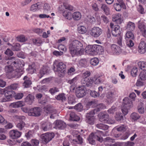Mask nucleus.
Instances as JSON below:
<instances>
[{"label":"nucleus","mask_w":146,"mask_h":146,"mask_svg":"<svg viewBox=\"0 0 146 146\" xmlns=\"http://www.w3.org/2000/svg\"><path fill=\"white\" fill-rule=\"evenodd\" d=\"M69 48L72 56L75 55L77 52L80 54H82L84 51L82 43L77 40H74L69 44Z\"/></svg>","instance_id":"1"},{"label":"nucleus","mask_w":146,"mask_h":146,"mask_svg":"<svg viewBox=\"0 0 146 146\" xmlns=\"http://www.w3.org/2000/svg\"><path fill=\"white\" fill-rule=\"evenodd\" d=\"M103 51V47L97 44L90 45L86 48L85 52L88 54L94 55L97 54H100Z\"/></svg>","instance_id":"2"},{"label":"nucleus","mask_w":146,"mask_h":146,"mask_svg":"<svg viewBox=\"0 0 146 146\" xmlns=\"http://www.w3.org/2000/svg\"><path fill=\"white\" fill-rule=\"evenodd\" d=\"M123 101L121 110L124 115H126L128 113V110L133 106L132 100L128 97H125L123 99Z\"/></svg>","instance_id":"3"},{"label":"nucleus","mask_w":146,"mask_h":146,"mask_svg":"<svg viewBox=\"0 0 146 146\" xmlns=\"http://www.w3.org/2000/svg\"><path fill=\"white\" fill-rule=\"evenodd\" d=\"M8 64H11L12 66L18 68L22 67L24 66V62L18 59H16L15 58L9 57L8 59H6L5 61Z\"/></svg>","instance_id":"4"},{"label":"nucleus","mask_w":146,"mask_h":146,"mask_svg":"<svg viewBox=\"0 0 146 146\" xmlns=\"http://www.w3.org/2000/svg\"><path fill=\"white\" fill-rule=\"evenodd\" d=\"M95 139L102 143L103 141L102 137L98 135V132L94 133H92L90 134L88 138L89 143L92 145H94L95 143Z\"/></svg>","instance_id":"5"},{"label":"nucleus","mask_w":146,"mask_h":146,"mask_svg":"<svg viewBox=\"0 0 146 146\" xmlns=\"http://www.w3.org/2000/svg\"><path fill=\"white\" fill-rule=\"evenodd\" d=\"M96 113L94 111H93L92 110H91L89 113L86 114V121L88 124L90 125L94 124L96 119L94 115Z\"/></svg>","instance_id":"6"},{"label":"nucleus","mask_w":146,"mask_h":146,"mask_svg":"<svg viewBox=\"0 0 146 146\" xmlns=\"http://www.w3.org/2000/svg\"><path fill=\"white\" fill-rule=\"evenodd\" d=\"M16 118L19 120V122L17 124L16 127L19 130H23L26 124L24 121L25 117L24 116H16Z\"/></svg>","instance_id":"7"},{"label":"nucleus","mask_w":146,"mask_h":146,"mask_svg":"<svg viewBox=\"0 0 146 146\" xmlns=\"http://www.w3.org/2000/svg\"><path fill=\"white\" fill-rule=\"evenodd\" d=\"M82 86L91 87L94 82L93 80L90 78H84L81 81Z\"/></svg>","instance_id":"8"},{"label":"nucleus","mask_w":146,"mask_h":146,"mask_svg":"<svg viewBox=\"0 0 146 146\" xmlns=\"http://www.w3.org/2000/svg\"><path fill=\"white\" fill-rule=\"evenodd\" d=\"M75 93L78 98H82L86 94V89L83 86H80L76 88Z\"/></svg>","instance_id":"9"},{"label":"nucleus","mask_w":146,"mask_h":146,"mask_svg":"<svg viewBox=\"0 0 146 146\" xmlns=\"http://www.w3.org/2000/svg\"><path fill=\"white\" fill-rule=\"evenodd\" d=\"M41 110L39 107H35L29 110L28 115L30 116L38 117L40 115Z\"/></svg>","instance_id":"10"},{"label":"nucleus","mask_w":146,"mask_h":146,"mask_svg":"<svg viewBox=\"0 0 146 146\" xmlns=\"http://www.w3.org/2000/svg\"><path fill=\"white\" fill-rule=\"evenodd\" d=\"M102 33V29L98 27H94L91 29L90 34L94 37L97 38L100 36Z\"/></svg>","instance_id":"11"},{"label":"nucleus","mask_w":146,"mask_h":146,"mask_svg":"<svg viewBox=\"0 0 146 146\" xmlns=\"http://www.w3.org/2000/svg\"><path fill=\"white\" fill-rule=\"evenodd\" d=\"M110 26L112 29V34L113 36H116L120 34L121 33L120 27L119 25L114 26V24L111 23L110 24Z\"/></svg>","instance_id":"12"},{"label":"nucleus","mask_w":146,"mask_h":146,"mask_svg":"<svg viewBox=\"0 0 146 146\" xmlns=\"http://www.w3.org/2000/svg\"><path fill=\"white\" fill-rule=\"evenodd\" d=\"M54 134L53 133H47L43 134L41 136L42 140L47 143L51 141L54 137Z\"/></svg>","instance_id":"13"},{"label":"nucleus","mask_w":146,"mask_h":146,"mask_svg":"<svg viewBox=\"0 0 146 146\" xmlns=\"http://www.w3.org/2000/svg\"><path fill=\"white\" fill-rule=\"evenodd\" d=\"M100 121L104 123L108 122L109 119V116L108 114L104 112L100 113L98 115Z\"/></svg>","instance_id":"14"},{"label":"nucleus","mask_w":146,"mask_h":146,"mask_svg":"<svg viewBox=\"0 0 146 146\" xmlns=\"http://www.w3.org/2000/svg\"><path fill=\"white\" fill-rule=\"evenodd\" d=\"M23 70L21 68H17L15 70H13L10 75L12 78H18L23 74Z\"/></svg>","instance_id":"15"},{"label":"nucleus","mask_w":146,"mask_h":146,"mask_svg":"<svg viewBox=\"0 0 146 146\" xmlns=\"http://www.w3.org/2000/svg\"><path fill=\"white\" fill-rule=\"evenodd\" d=\"M54 123L55 124V126L54 127L56 129H63L66 127L65 123L61 120H57Z\"/></svg>","instance_id":"16"},{"label":"nucleus","mask_w":146,"mask_h":146,"mask_svg":"<svg viewBox=\"0 0 146 146\" xmlns=\"http://www.w3.org/2000/svg\"><path fill=\"white\" fill-rule=\"evenodd\" d=\"M44 112L48 114H56V110L54 109L50 105L45 106L43 108Z\"/></svg>","instance_id":"17"},{"label":"nucleus","mask_w":146,"mask_h":146,"mask_svg":"<svg viewBox=\"0 0 146 146\" xmlns=\"http://www.w3.org/2000/svg\"><path fill=\"white\" fill-rule=\"evenodd\" d=\"M138 27L142 35L144 37L146 36V27L144 23L138 21Z\"/></svg>","instance_id":"18"},{"label":"nucleus","mask_w":146,"mask_h":146,"mask_svg":"<svg viewBox=\"0 0 146 146\" xmlns=\"http://www.w3.org/2000/svg\"><path fill=\"white\" fill-rule=\"evenodd\" d=\"M56 68H55L54 66V70L55 71H60L61 72H64L65 70L64 69L66 68V66L63 63L60 62L56 65Z\"/></svg>","instance_id":"19"},{"label":"nucleus","mask_w":146,"mask_h":146,"mask_svg":"<svg viewBox=\"0 0 146 146\" xmlns=\"http://www.w3.org/2000/svg\"><path fill=\"white\" fill-rule=\"evenodd\" d=\"M3 92L5 97H7L9 98L11 100L13 96V94H14V92L8 89L7 87L3 90Z\"/></svg>","instance_id":"20"},{"label":"nucleus","mask_w":146,"mask_h":146,"mask_svg":"<svg viewBox=\"0 0 146 146\" xmlns=\"http://www.w3.org/2000/svg\"><path fill=\"white\" fill-rule=\"evenodd\" d=\"M100 8L101 10L106 15H108L110 14V10L109 7L106 4L102 3L101 4Z\"/></svg>","instance_id":"21"},{"label":"nucleus","mask_w":146,"mask_h":146,"mask_svg":"<svg viewBox=\"0 0 146 146\" xmlns=\"http://www.w3.org/2000/svg\"><path fill=\"white\" fill-rule=\"evenodd\" d=\"M21 133V132L17 130H13L10 131L9 135L12 139H15L19 137Z\"/></svg>","instance_id":"22"},{"label":"nucleus","mask_w":146,"mask_h":146,"mask_svg":"<svg viewBox=\"0 0 146 146\" xmlns=\"http://www.w3.org/2000/svg\"><path fill=\"white\" fill-rule=\"evenodd\" d=\"M146 51V44L143 41H141L138 46L139 52L141 54L144 53Z\"/></svg>","instance_id":"23"},{"label":"nucleus","mask_w":146,"mask_h":146,"mask_svg":"<svg viewBox=\"0 0 146 146\" xmlns=\"http://www.w3.org/2000/svg\"><path fill=\"white\" fill-rule=\"evenodd\" d=\"M48 72V69L47 67L43 66L40 70L38 74L39 78H41L44 74Z\"/></svg>","instance_id":"24"},{"label":"nucleus","mask_w":146,"mask_h":146,"mask_svg":"<svg viewBox=\"0 0 146 146\" xmlns=\"http://www.w3.org/2000/svg\"><path fill=\"white\" fill-rule=\"evenodd\" d=\"M23 79L24 80L23 86L26 88L29 87L32 84L31 81L29 78L27 76H25L24 77Z\"/></svg>","instance_id":"25"},{"label":"nucleus","mask_w":146,"mask_h":146,"mask_svg":"<svg viewBox=\"0 0 146 146\" xmlns=\"http://www.w3.org/2000/svg\"><path fill=\"white\" fill-rule=\"evenodd\" d=\"M111 49L114 53L119 54L121 52V49L119 46L115 44H112L111 46Z\"/></svg>","instance_id":"26"},{"label":"nucleus","mask_w":146,"mask_h":146,"mask_svg":"<svg viewBox=\"0 0 146 146\" xmlns=\"http://www.w3.org/2000/svg\"><path fill=\"white\" fill-rule=\"evenodd\" d=\"M52 126L51 123L46 122L43 123L42 126V128L44 131L49 130L52 129Z\"/></svg>","instance_id":"27"},{"label":"nucleus","mask_w":146,"mask_h":146,"mask_svg":"<svg viewBox=\"0 0 146 146\" xmlns=\"http://www.w3.org/2000/svg\"><path fill=\"white\" fill-rule=\"evenodd\" d=\"M34 97L33 95L29 94L25 99V102L28 104L31 105L34 101Z\"/></svg>","instance_id":"28"},{"label":"nucleus","mask_w":146,"mask_h":146,"mask_svg":"<svg viewBox=\"0 0 146 146\" xmlns=\"http://www.w3.org/2000/svg\"><path fill=\"white\" fill-rule=\"evenodd\" d=\"M126 27L128 30L133 31L135 29V25L134 23L129 21L127 23Z\"/></svg>","instance_id":"29"},{"label":"nucleus","mask_w":146,"mask_h":146,"mask_svg":"<svg viewBox=\"0 0 146 146\" xmlns=\"http://www.w3.org/2000/svg\"><path fill=\"white\" fill-rule=\"evenodd\" d=\"M70 120L77 121L80 120V117L74 112H71L70 114Z\"/></svg>","instance_id":"30"},{"label":"nucleus","mask_w":146,"mask_h":146,"mask_svg":"<svg viewBox=\"0 0 146 146\" xmlns=\"http://www.w3.org/2000/svg\"><path fill=\"white\" fill-rule=\"evenodd\" d=\"M96 126L97 128L104 130H107L109 128V126L108 125L103 124V123H100L97 124Z\"/></svg>","instance_id":"31"},{"label":"nucleus","mask_w":146,"mask_h":146,"mask_svg":"<svg viewBox=\"0 0 146 146\" xmlns=\"http://www.w3.org/2000/svg\"><path fill=\"white\" fill-rule=\"evenodd\" d=\"M72 17L74 20H79L81 19L82 15L80 12H76L73 13Z\"/></svg>","instance_id":"32"},{"label":"nucleus","mask_w":146,"mask_h":146,"mask_svg":"<svg viewBox=\"0 0 146 146\" xmlns=\"http://www.w3.org/2000/svg\"><path fill=\"white\" fill-rule=\"evenodd\" d=\"M131 31H129L126 33L125 37V38L126 40H128L129 39H134V35L133 33Z\"/></svg>","instance_id":"33"},{"label":"nucleus","mask_w":146,"mask_h":146,"mask_svg":"<svg viewBox=\"0 0 146 146\" xmlns=\"http://www.w3.org/2000/svg\"><path fill=\"white\" fill-rule=\"evenodd\" d=\"M63 16L66 19L70 20L72 19V14L71 12L66 11H64L63 13Z\"/></svg>","instance_id":"34"},{"label":"nucleus","mask_w":146,"mask_h":146,"mask_svg":"<svg viewBox=\"0 0 146 146\" xmlns=\"http://www.w3.org/2000/svg\"><path fill=\"white\" fill-rule=\"evenodd\" d=\"M55 98L58 100L64 102L66 100V98L65 96V94L64 93L60 94L55 97Z\"/></svg>","instance_id":"35"},{"label":"nucleus","mask_w":146,"mask_h":146,"mask_svg":"<svg viewBox=\"0 0 146 146\" xmlns=\"http://www.w3.org/2000/svg\"><path fill=\"white\" fill-rule=\"evenodd\" d=\"M106 108V106L103 104H100L98 105V108L93 110V111H95V113H96L97 112L100 111L101 110L105 109Z\"/></svg>","instance_id":"36"},{"label":"nucleus","mask_w":146,"mask_h":146,"mask_svg":"<svg viewBox=\"0 0 146 146\" xmlns=\"http://www.w3.org/2000/svg\"><path fill=\"white\" fill-rule=\"evenodd\" d=\"M23 105L24 103L23 102L19 101L12 104L11 106L14 108H18L23 106Z\"/></svg>","instance_id":"37"},{"label":"nucleus","mask_w":146,"mask_h":146,"mask_svg":"<svg viewBox=\"0 0 146 146\" xmlns=\"http://www.w3.org/2000/svg\"><path fill=\"white\" fill-rule=\"evenodd\" d=\"M115 117L116 120L118 121L123 120V116L121 113L116 112Z\"/></svg>","instance_id":"38"},{"label":"nucleus","mask_w":146,"mask_h":146,"mask_svg":"<svg viewBox=\"0 0 146 146\" xmlns=\"http://www.w3.org/2000/svg\"><path fill=\"white\" fill-rule=\"evenodd\" d=\"M78 30L79 33L82 34L86 33L87 31L86 28L83 26H80L78 27Z\"/></svg>","instance_id":"39"},{"label":"nucleus","mask_w":146,"mask_h":146,"mask_svg":"<svg viewBox=\"0 0 146 146\" xmlns=\"http://www.w3.org/2000/svg\"><path fill=\"white\" fill-rule=\"evenodd\" d=\"M29 72L30 73L32 74L34 73L36 71L35 68V65L34 64H32L29 65L28 68L27 69Z\"/></svg>","instance_id":"40"},{"label":"nucleus","mask_w":146,"mask_h":146,"mask_svg":"<svg viewBox=\"0 0 146 146\" xmlns=\"http://www.w3.org/2000/svg\"><path fill=\"white\" fill-rule=\"evenodd\" d=\"M113 6L114 9L116 11H121V8H123V6L117 3L114 4Z\"/></svg>","instance_id":"41"},{"label":"nucleus","mask_w":146,"mask_h":146,"mask_svg":"<svg viewBox=\"0 0 146 146\" xmlns=\"http://www.w3.org/2000/svg\"><path fill=\"white\" fill-rule=\"evenodd\" d=\"M5 70L6 72L10 73V74L14 70L13 66L10 64L5 66Z\"/></svg>","instance_id":"42"},{"label":"nucleus","mask_w":146,"mask_h":146,"mask_svg":"<svg viewBox=\"0 0 146 146\" xmlns=\"http://www.w3.org/2000/svg\"><path fill=\"white\" fill-rule=\"evenodd\" d=\"M99 62V60L97 58L92 59L90 61V63L92 65L95 66L98 64Z\"/></svg>","instance_id":"43"},{"label":"nucleus","mask_w":146,"mask_h":146,"mask_svg":"<svg viewBox=\"0 0 146 146\" xmlns=\"http://www.w3.org/2000/svg\"><path fill=\"white\" fill-rule=\"evenodd\" d=\"M138 65L141 69L143 70H146V63L144 62H139Z\"/></svg>","instance_id":"44"},{"label":"nucleus","mask_w":146,"mask_h":146,"mask_svg":"<svg viewBox=\"0 0 146 146\" xmlns=\"http://www.w3.org/2000/svg\"><path fill=\"white\" fill-rule=\"evenodd\" d=\"M131 117L134 120H136L140 118V116L137 113L134 112L131 114Z\"/></svg>","instance_id":"45"},{"label":"nucleus","mask_w":146,"mask_h":146,"mask_svg":"<svg viewBox=\"0 0 146 146\" xmlns=\"http://www.w3.org/2000/svg\"><path fill=\"white\" fill-rule=\"evenodd\" d=\"M63 5L66 9L69 11H72L74 9V7L72 6L67 3H64Z\"/></svg>","instance_id":"46"},{"label":"nucleus","mask_w":146,"mask_h":146,"mask_svg":"<svg viewBox=\"0 0 146 146\" xmlns=\"http://www.w3.org/2000/svg\"><path fill=\"white\" fill-rule=\"evenodd\" d=\"M74 109L78 111H81L83 110V106L81 103H80L76 105L74 107Z\"/></svg>","instance_id":"47"},{"label":"nucleus","mask_w":146,"mask_h":146,"mask_svg":"<svg viewBox=\"0 0 146 146\" xmlns=\"http://www.w3.org/2000/svg\"><path fill=\"white\" fill-rule=\"evenodd\" d=\"M73 141L74 142H76L77 143L81 144L83 143L82 139L80 135L77 136V139H74Z\"/></svg>","instance_id":"48"},{"label":"nucleus","mask_w":146,"mask_h":146,"mask_svg":"<svg viewBox=\"0 0 146 146\" xmlns=\"http://www.w3.org/2000/svg\"><path fill=\"white\" fill-rule=\"evenodd\" d=\"M76 102L75 97L74 96H70L68 97V103L70 104H73Z\"/></svg>","instance_id":"49"},{"label":"nucleus","mask_w":146,"mask_h":146,"mask_svg":"<svg viewBox=\"0 0 146 146\" xmlns=\"http://www.w3.org/2000/svg\"><path fill=\"white\" fill-rule=\"evenodd\" d=\"M126 126L125 125H122L117 127L116 129L118 131H125L126 130Z\"/></svg>","instance_id":"50"},{"label":"nucleus","mask_w":146,"mask_h":146,"mask_svg":"<svg viewBox=\"0 0 146 146\" xmlns=\"http://www.w3.org/2000/svg\"><path fill=\"white\" fill-rule=\"evenodd\" d=\"M20 44L18 43H16L12 45V49L13 50L18 51L20 50Z\"/></svg>","instance_id":"51"},{"label":"nucleus","mask_w":146,"mask_h":146,"mask_svg":"<svg viewBox=\"0 0 146 146\" xmlns=\"http://www.w3.org/2000/svg\"><path fill=\"white\" fill-rule=\"evenodd\" d=\"M121 17V14H116L113 15L112 16V21L114 22Z\"/></svg>","instance_id":"52"},{"label":"nucleus","mask_w":146,"mask_h":146,"mask_svg":"<svg viewBox=\"0 0 146 146\" xmlns=\"http://www.w3.org/2000/svg\"><path fill=\"white\" fill-rule=\"evenodd\" d=\"M32 41L33 43L36 45L40 44L42 42L41 39L38 38L33 39Z\"/></svg>","instance_id":"53"},{"label":"nucleus","mask_w":146,"mask_h":146,"mask_svg":"<svg viewBox=\"0 0 146 146\" xmlns=\"http://www.w3.org/2000/svg\"><path fill=\"white\" fill-rule=\"evenodd\" d=\"M140 79L143 80H146V72H141L139 74Z\"/></svg>","instance_id":"54"},{"label":"nucleus","mask_w":146,"mask_h":146,"mask_svg":"<svg viewBox=\"0 0 146 146\" xmlns=\"http://www.w3.org/2000/svg\"><path fill=\"white\" fill-rule=\"evenodd\" d=\"M79 64L81 66L85 67L87 65V62L86 59H82L80 60Z\"/></svg>","instance_id":"55"},{"label":"nucleus","mask_w":146,"mask_h":146,"mask_svg":"<svg viewBox=\"0 0 146 146\" xmlns=\"http://www.w3.org/2000/svg\"><path fill=\"white\" fill-rule=\"evenodd\" d=\"M117 110V108L115 106H113L108 110V112L110 114H113Z\"/></svg>","instance_id":"56"},{"label":"nucleus","mask_w":146,"mask_h":146,"mask_svg":"<svg viewBox=\"0 0 146 146\" xmlns=\"http://www.w3.org/2000/svg\"><path fill=\"white\" fill-rule=\"evenodd\" d=\"M18 87V85L17 84H11L10 86H8L7 88L10 90H15Z\"/></svg>","instance_id":"57"},{"label":"nucleus","mask_w":146,"mask_h":146,"mask_svg":"<svg viewBox=\"0 0 146 146\" xmlns=\"http://www.w3.org/2000/svg\"><path fill=\"white\" fill-rule=\"evenodd\" d=\"M137 67H134L131 71V74L133 76H135L137 75Z\"/></svg>","instance_id":"58"},{"label":"nucleus","mask_w":146,"mask_h":146,"mask_svg":"<svg viewBox=\"0 0 146 146\" xmlns=\"http://www.w3.org/2000/svg\"><path fill=\"white\" fill-rule=\"evenodd\" d=\"M59 90L58 88H57L56 87H54L52 88H50L49 92L52 94H53L57 92Z\"/></svg>","instance_id":"59"},{"label":"nucleus","mask_w":146,"mask_h":146,"mask_svg":"<svg viewBox=\"0 0 146 146\" xmlns=\"http://www.w3.org/2000/svg\"><path fill=\"white\" fill-rule=\"evenodd\" d=\"M75 69L73 67H71L68 70V73L69 75H72L75 73Z\"/></svg>","instance_id":"60"},{"label":"nucleus","mask_w":146,"mask_h":146,"mask_svg":"<svg viewBox=\"0 0 146 146\" xmlns=\"http://www.w3.org/2000/svg\"><path fill=\"white\" fill-rule=\"evenodd\" d=\"M44 9L45 12L50 11V7L49 5L47 3H45L44 5Z\"/></svg>","instance_id":"61"},{"label":"nucleus","mask_w":146,"mask_h":146,"mask_svg":"<svg viewBox=\"0 0 146 146\" xmlns=\"http://www.w3.org/2000/svg\"><path fill=\"white\" fill-rule=\"evenodd\" d=\"M122 38L120 36L117 39V43L121 47H124L125 46L124 44L122 42Z\"/></svg>","instance_id":"62"},{"label":"nucleus","mask_w":146,"mask_h":146,"mask_svg":"<svg viewBox=\"0 0 146 146\" xmlns=\"http://www.w3.org/2000/svg\"><path fill=\"white\" fill-rule=\"evenodd\" d=\"M38 6L37 3L32 5L30 8L31 11H36L38 8Z\"/></svg>","instance_id":"63"},{"label":"nucleus","mask_w":146,"mask_h":146,"mask_svg":"<svg viewBox=\"0 0 146 146\" xmlns=\"http://www.w3.org/2000/svg\"><path fill=\"white\" fill-rule=\"evenodd\" d=\"M91 96L94 98L98 97L100 95L99 94L95 91H91L90 93Z\"/></svg>","instance_id":"64"}]
</instances>
